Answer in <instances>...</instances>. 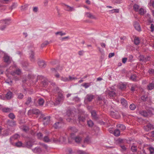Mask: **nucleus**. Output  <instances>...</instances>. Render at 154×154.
Masks as SVG:
<instances>
[{
    "instance_id": "nucleus-1",
    "label": "nucleus",
    "mask_w": 154,
    "mask_h": 154,
    "mask_svg": "<svg viewBox=\"0 0 154 154\" xmlns=\"http://www.w3.org/2000/svg\"><path fill=\"white\" fill-rule=\"evenodd\" d=\"M82 140V137L79 136H75V134L73 133L70 134V137L68 138L69 143H72V141H74L77 143H80Z\"/></svg>"
},
{
    "instance_id": "nucleus-2",
    "label": "nucleus",
    "mask_w": 154,
    "mask_h": 154,
    "mask_svg": "<svg viewBox=\"0 0 154 154\" xmlns=\"http://www.w3.org/2000/svg\"><path fill=\"white\" fill-rule=\"evenodd\" d=\"M37 80H41V84L42 86L44 87H46L50 82L47 79L42 75L38 76Z\"/></svg>"
},
{
    "instance_id": "nucleus-3",
    "label": "nucleus",
    "mask_w": 154,
    "mask_h": 154,
    "mask_svg": "<svg viewBox=\"0 0 154 154\" xmlns=\"http://www.w3.org/2000/svg\"><path fill=\"white\" fill-rule=\"evenodd\" d=\"M40 117V118L42 119V121L44 125H47L49 123L50 121V116H48L45 117L44 114H41V116Z\"/></svg>"
},
{
    "instance_id": "nucleus-4",
    "label": "nucleus",
    "mask_w": 154,
    "mask_h": 154,
    "mask_svg": "<svg viewBox=\"0 0 154 154\" xmlns=\"http://www.w3.org/2000/svg\"><path fill=\"white\" fill-rule=\"evenodd\" d=\"M10 20L9 19L1 20L0 21V24L1 26L0 27V29L2 30H4L6 26L9 24Z\"/></svg>"
},
{
    "instance_id": "nucleus-5",
    "label": "nucleus",
    "mask_w": 154,
    "mask_h": 154,
    "mask_svg": "<svg viewBox=\"0 0 154 154\" xmlns=\"http://www.w3.org/2000/svg\"><path fill=\"white\" fill-rule=\"evenodd\" d=\"M64 100V97L62 94L61 93H58V97L56 99V100L54 103L55 105H57L60 104V103L63 101Z\"/></svg>"
},
{
    "instance_id": "nucleus-6",
    "label": "nucleus",
    "mask_w": 154,
    "mask_h": 154,
    "mask_svg": "<svg viewBox=\"0 0 154 154\" xmlns=\"http://www.w3.org/2000/svg\"><path fill=\"white\" fill-rule=\"evenodd\" d=\"M105 93L106 96L110 98H113L116 95L115 92L112 90H107Z\"/></svg>"
},
{
    "instance_id": "nucleus-7",
    "label": "nucleus",
    "mask_w": 154,
    "mask_h": 154,
    "mask_svg": "<svg viewBox=\"0 0 154 154\" xmlns=\"http://www.w3.org/2000/svg\"><path fill=\"white\" fill-rule=\"evenodd\" d=\"M3 59L4 62L8 64H10L12 61V58L9 56L5 54H4Z\"/></svg>"
},
{
    "instance_id": "nucleus-8",
    "label": "nucleus",
    "mask_w": 154,
    "mask_h": 154,
    "mask_svg": "<svg viewBox=\"0 0 154 154\" xmlns=\"http://www.w3.org/2000/svg\"><path fill=\"white\" fill-rule=\"evenodd\" d=\"M62 119H61V121L60 122H58L55 123L53 126L55 129H57L61 127L63 125V122L62 121Z\"/></svg>"
},
{
    "instance_id": "nucleus-9",
    "label": "nucleus",
    "mask_w": 154,
    "mask_h": 154,
    "mask_svg": "<svg viewBox=\"0 0 154 154\" xmlns=\"http://www.w3.org/2000/svg\"><path fill=\"white\" fill-rule=\"evenodd\" d=\"M51 140L53 141L54 143H60L61 141H62V140H60L59 137H58V136H57V135L54 136Z\"/></svg>"
},
{
    "instance_id": "nucleus-10",
    "label": "nucleus",
    "mask_w": 154,
    "mask_h": 154,
    "mask_svg": "<svg viewBox=\"0 0 154 154\" xmlns=\"http://www.w3.org/2000/svg\"><path fill=\"white\" fill-rule=\"evenodd\" d=\"M32 150L33 152L38 154H40L42 151V149L38 146L36 147L34 149H32Z\"/></svg>"
},
{
    "instance_id": "nucleus-11",
    "label": "nucleus",
    "mask_w": 154,
    "mask_h": 154,
    "mask_svg": "<svg viewBox=\"0 0 154 154\" xmlns=\"http://www.w3.org/2000/svg\"><path fill=\"white\" fill-rule=\"evenodd\" d=\"M7 124L9 126L14 127L16 125V122L13 120H8L7 122Z\"/></svg>"
},
{
    "instance_id": "nucleus-12",
    "label": "nucleus",
    "mask_w": 154,
    "mask_h": 154,
    "mask_svg": "<svg viewBox=\"0 0 154 154\" xmlns=\"http://www.w3.org/2000/svg\"><path fill=\"white\" fill-rule=\"evenodd\" d=\"M144 128L145 130L148 131L152 129H154V126L151 124H149L144 127Z\"/></svg>"
},
{
    "instance_id": "nucleus-13",
    "label": "nucleus",
    "mask_w": 154,
    "mask_h": 154,
    "mask_svg": "<svg viewBox=\"0 0 154 154\" xmlns=\"http://www.w3.org/2000/svg\"><path fill=\"white\" fill-rule=\"evenodd\" d=\"M134 25L136 30L139 32L141 31V27L138 23L136 21L134 22Z\"/></svg>"
},
{
    "instance_id": "nucleus-14",
    "label": "nucleus",
    "mask_w": 154,
    "mask_h": 154,
    "mask_svg": "<svg viewBox=\"0 0 154 154\" xmlns=\"http://www.w3.org/2000/svg\"><path fill=\"white\" fill-rule=\"evenodd\" d=\"M38 64L39 67L41 68H44L46 66L45 61L43 60L38 61Z\"/></svg>"
},
{
    "instance_id": "nucleus-15",
    "label": "nucleus",
    "mask_w": 154,
    "mask_h": 154,
    "mask_svg": "<svg viewBox=\"0 0 154 154\" xmlns=\"http://www.w3.org/2000/svg\"><path fill=\"white\" fill-rule=\"evenodd\" d=\"M85 15L87 17L89 18L94 19L95 20H97V18L94 15L90 12L86 13H85Z\"/></svg>"
},
{
    "instance_id": "nucleus-16",
    "label": "nucleus",
    "mask_w": 154,
    "mask_h": 154,
    "mask_svg": "<svg viewBox=\"0 0 154 154\" xmlns=\"http://www.w3.org/2000/svg\"><path fill=\"white\" fill-rule=\"evenodd\" d=\"M92 116L94 119L97 120L98 119V117L96 114V112L95 110H92L91 112Z\"/></svg>"
},
{
    "instance_id": "nucleus-17",
    "label": "nucleus",
    "mask_w": 154,
    "mask_h": 154,
    "mask_svg": "<svg viewBox=\"0 0 154 154\" xmlns=\"http://www.w3.org/2000/svg\"><path fill=\"white\" fill-rule=\"evenodd\" d=\"M121 102L124 107H128V103L124 98H122L121 99Z\"/></svg>"
},
{
    "instance_id": "nucleus-18",
    "label": "nucleus",
    "mask_w": 154,
    "mask_h": 154,
    "mask_svg": "<svg viewBox=\"0 0 154 154\" xmlns=\"http://www.w3.org/2000/svg\"><path fill=\"white\" fill-rule=\"evenodd\" d=\"M94 96L91 94H88L86 96V100L89 102L92 101L94 99Z\"/></svg>"
},
{
    "instance_id": "nucleus-19",
    "label": "nucleus",
    "mask_w": 154,
    "mask_h": 154,
    "mask_svg": "<svg viewBox=\"0 0 154 154\" xmlns=\"http://www.w3.org/2000/svg\"><path fill=\"white\" fill-rule=\"evenodd\" d=\"M29 58L31 61L32 62L35 61V59L34 57V53L32 51H30V55Z\"/></svg>"
},
{
    "instance_id": "nucleus-20",
    "label": "nucleus",
    "mask_w": 154,
    "mask_h": 154,
    "mask_svg": "<svg viewBox=\"0 0 154 154\" xmlns=\"http://www.w3.org/2000/svg\"><path fill=\"white\" fill-rule=\"evenodd\" d=\"M131 149L133 152H136L137 151V146L135 143H133L131 146Z\"/></svg>"
},
{
    "instance_id": "nucleus-21",
    "label": "nucleus",
    "mask_w": 154,
    "mask_h": 154,
    "mask_svg": "<svg viewBox=\"0 0 154 154\" xmlns=\"http://www.w3.org/2000/svg\"><path fill=\"white\" fill-rule=\"evenodd\" d=\"M13 96V94L11 91H8L5 95L6 98L7 99H10Z\"/></svg>"
},
{
    "instance_id": "nucleus-22",
    "label": "nucleus",
    "mask_w": 154,
    "mask_h": 154,
    "mask_svg": "<svg viewBox=\"0 0 154 154\" xmlns=\"http://www.w3.org/2000/svg\"><path fill=\"white\" fill-rule=\"evenodd\" d=\"M111 115L113 118L117 119L119 118V114L118 112H115L113 111H111L110 113Z\"/></svg>"
},
{
    "instance_id": "nucleus-23",
    "label": "nucleus",
    "mask_w": 154,
    "mask_h": 154,
    "mask_svg": "<svg viewBox=\"0 0 154 154\" xmlns=\"http://www.w3.org/2000/svg\"><path fill=\"white\" fill-rule=\"evenodd\" d=\"M65 5L66 6V10L67 11H72L75 10V9L73 7H71L66 5Z\"/></svg>"
},
{
    "instance_id": "nucleus-24",
    "label": "nucleus",
    "mask_w": 154,
    "mask_h": 154,
    "mask_svg": "<svg viewBox=\"0 0 154 154\" xmlns=\"http://www.w3.org/2000/svg\"><path fill=\"white\" fill-rule=\"evenodd\" d=\"M84 142L85 143L88 144L91 143V140L90 137L88 136L85 138L84 140Z\"/></svg>"
},
{
    "instance_id": "nucleus-25",
    "label": "nucleus",
    "mask_w": 154,
    "mask_h": 154,
    "mask_svg": "<svg viewBox=\"0 0 154 154\" xmlns=\"http://www.w3.org/2000/svg\"><path fill=\"white\" fill-rule=\"evenodd\" d=\"M78 120L79 122H85V118L83 116H78Z\"/></svg>"
},
{
    "instance_id": "nucleus-26",
    "label": "nucleus",
    "mask_w": 154,
    "mask_h": 154,
    "mask_svg": "<svg viewBox=\"0 0 154 154\" xmlns=\"http://www.w3.org/2000/svg\"><path fill=\"white\" fill-rule=\"evenodd\" d=\"M147 89L150 90L154 89V83H149L147 86Z\"/></svg>"
},
{
    "instance_id": "nucleus-27",
    "label": "nucleus",
    "mask_w": 154,
    "mask_h": 154,
    "mask_svg": "<svg viewBox=\"0 0 154 154\" xmlns=\"http://www.w3.org/2000/svg\"><path fill=\"white\" fill-rule=\"evenodd\" d=\"M139 113L143 116L146 117L147 116V111L143 110H140L139 111Z\"/></svg>"
},
{
    "instance_id": "nucleus-28",
    "label": "nucleus",
    "mask_w": 154,
    "mask_h": 154,
    "mask_svg": "<svg viewBox=\"0 0 154 154\" xmlns=\"http://www.w3.org/2000/svg\"><path fill=\"white\" fill-rule=\"evenodd\" d=\"M117 127L119 128L121 130H124L125 129L126 127L125 126L123 125L119 124L117 125Z\"/></svg>"
},
{
    "instance_id": "nucleus-29",
    "label": "nucleus",
    "mask_w": 154,
    "mask_h": 154,
    "mask_svg": "<svg viewBox=\"0 0 154 154\" xmlns=\"http://www.w3.org/2000/svg\"><path fill=\"white\" fill-rule=\"evenodd\" d=\"M32 111V113L34 114L38 115L41 113L40 111L37 109H33Z\"/></svg>"
},
{
    "instance_id": "nucleus-30",
    "label": "nucleus",
    "mask_w": 154,
    "mask_h": 154,
    "mask_svg": "<svg viewBox=\"0 0 154 154\" xmlns=\"http://www.w3.org/2000/svg\"><path fill=\"white\" fill-rule=\"evenodd\" d=\"M26 145L28 148H30L33 146V143L31 141H29L26 142Z\"/></svg>"
},
{
    "instance_id": "nucleus-31",
    "label": "nucleus",
    "mask_w": 154,
    "mask_h": 154,
    "mask_svg": "<svg viewBox=\"0 0 154 154\" xmlns=\"http://www.w3.org/2000/svg\"><path fill=\"white\" fill-rule=\"evenodd\" d=\"M38 104L40 106H42L44 103V100L42 98H40L38 101Z\"/></svg>"
},
{
    "instance_id": "nucleus-32",
    "label": "nucleus",
    "mask_w": 154,
    "mask_h": 154,
    "mask_svg": "<svg viewBox=\"0 0 154 154\" xmlns=\"http://www.w3.org/2000/svg\"><path fill=\"white\" fill-rule=\"evenodd\" d=\"M113 134L116 136H118L120 134V131L118 129H116L113 132Z\"/></svg>"
},
{
    "instance_id": "nucleus-33",
    "label": "nucleus",
    "mask_w": 154,
    "mask_h": 154,
    "mask_svg": "<svg viewBox=\"0 0 154 154\" xmlns=\"http://www.w3.org/2000/svg\"><path fill=\"white\" fill-rule=\"evenodd\" d=\"M130 80L134 81H136L137 80V76L135 75H133L131 76L130 78Z\"/></svg>"
},
{
    "instance_id": "nucleus-34",
    "label": "nucleus",
    "mask_w": 154,
    "mask_h": 154,
    "mask_svg": "<svg viewBox=\"0 0 154 154\" xmlns=\"http://www.w3.org/2000/svg\"><path fill=\"white\" fill-rule=\"evenodd\" d=\"M20 137V136L18 134H15L14 135V136H13L12 137H11L10 139L11 140H16L18 139V138H19Z\"/></svg>"
},
{
    "instance_id": "nucleus-35",
    "label": "nucleus",
    "mask_w": 154,
    "mask_h": 154,
    "mask_svg": "<svg viewBox=\"0 0 154 154\" xmlns=\"http://www.w3.org/2000/svg\"><path fill=\"white\" fill-rule=\"evenodd\" d=\"M49 43V42L47 41H45L43 42L41 45V47L42 48L45 47Z\"/></svg>"
},
{
    "instance_id": "nucleus-36",
    "label": "nucleus",
    "mask_w": 154,
    "mask_h": 154,
    "mask_svg": "<svg viewBox=\"0 0 154 154\" xmlns=\"http://www.w3.org/2000/svg\"><path fill=\"white\" fill-rule=\"evenodd\" d=\"M139 8V5L137 4H135L133 6V9L136 11H138Z\"/></svg>"
},
{
    "instance_id": "nucleus-37",
    "label": "nucleus",
    "mask_w": 154,
    "mask_h": 154,
    "mask_svg": "<svg viewBox=\"0 0 154 154\" xmlns=\"http://www.w3.org/2000/svg\"><path fill=\"white\" fill-rule=\"evenodd\" d=\"M43 140L46 142H48L51 141V140L50 139L48 136H45L43 138Z\"/></svg>"
},
{
    "instance_id": "nucleus-38",
    "label": "nucleus",
    "mask_w": 154,
    "mask_h": 154,
    "mask_svg": "<svg viewBox=\"0 0 154 154\" xmlns=\"http://www.w3.org/2000/svg\"><path fill=\"white\" fill-rule=\"evenodd\" d=\"M11 109L9 108H5L2 109V111L4 112H8L11 111Z\"/></svg>"
},
{
    "instance_id": "nucleus-39",
    "label": "nucleus",
    "mask_w": 154,
    "mask_h": 154,
    "mask_svg": "<svg viewBox=\"0 0 154 154\" xmlns=\"http://www.w3.org/2000/svg\"><path fill=\"white\" fill-rule=\"evenodd\" d=\"M126 85L124 84H121L119 85V88L121 90H124L126 88Z\"/></svg>"
},
{
    "instance_id": "nucleus-40",
    "label": "nucleus",
    "mask_w": 154,
    "mask_h": 154,
    "mask_svg": "<svg viewBox=\"0 0 154 154\" xmlns=\"http://www.w3.org/2000/svg\"><path fill=\"white\" fill-rule=\"evenodd\" d=\"M69 130L71 131V132H77V130L74 127H70L69 128Z\"/></svg>"
},
{
    "instance_id": "nucleus-41",
    "label": "nucleus",
    "mask_w": 154,
    "mask_h": 154,
    "mask_svg": "<svg viewBox=\"0 0 154 154\" xmlns=\"http://www.w3.org/2000/svg\"><path fill=\"white\" fill-rule=\"evenodd\" d=\"M134 43L136 45H138L140 42V41L138 38H136L134 39Z\"/></svg>"
},
{
    "instance_id": "nucleus-42",
    "label": "nucleus",
    "mask_w": 154,
    "mask_h": 154,
    "mask_svg": "<svg viewBox=\"0 0 154 154\" xmlns=\"http://www.w3.org/2000/svg\"><path fill=\"white\" fill-rule=\"evenodd\" d=\"M87 124L88 126L90 127H92L94 124V123L91 120L88 121Z\"/></svg>"
},
{
    "instance_id": "nucleus-43",
    "label": "nucleus",
    "mask_w": 154,
    "mask_h": 154,
    "mask_svg": "<svg viewBox=\"0 0 154 154\" xmlns=\"http://www.w3.org/2000/svg\"><path fill=\"white\" fill-rule=\"evenodd\" d=\"M21 64L22 65V66L23 67L25 68L27 67L28 65V64L27 62L25 61H23L21 63Z\"/></svg>"
},
{
    "instance_id": "nucleus-44",
    "label": "nucleus",
    "mask_w": 154,
    "mask_h": 154,
    "mask_svg": "<svg viewBox=\"0 0 154 154\" xmlns=\"http://www.w3.org/2000/svg\"><path fill=\"white\" fill-rule=\"evenodd\" d=\"M145 57L143 55H140L139 57V59L140 61L144 62Z\"/></svg>"
},
{
    "instance_id": "nucleus-45",
    "label": "nucleus",
    "mask_w": 154,
    "mask_h": 154,
    "mask_svg": "<svg viewBox=\"0 0 154 154\" xmlns=\"http://www.w3.org/2000/svg\"><path fill=\"white\" fill-rule=\"evenodd\" d=\"M148 72L151 75H154V69L150 68L149 69Z\"/></svg>"
},
{
    "instance_id": "nucleus-46",
    "label": "nucleus",
    "mask_w": 154,
    "mask_h": 154,
    "mask_svg": "<svg viewBox=\"0 0 154 154\" xmlns=\"http://www.w3.org/2000/svg\"><path fill=\"white\" fill-rule=\"evenodd\" d=\"M129 107L131 110H134L135 109L136 106L134 104L132 103L130 105Z\"/></svg>"
},
{
    "instance_id": "nucleus-47",
    "label": "nucleus",
    "mask_w": 154,
    "mask_h": 154,
    "mask_svg": "<svg viewBox=\"0 0 154 154\" xmlns=\"http://www.w3.org/2000/svg\"><path fill=\"white\" fill-rule=\"evenodd\" d=\"M8 116L11 119H12V120H13V119H14L15 118V115L13 113H10L8 115Z\"/></svg>"
},
{
    "instance_id": "nucleus-48",
    "label": "nucleus",
    "mask_w": 154,
    "mask_h": 154,
    "mask_svg": "<svg viewBox=\"0 0 154 154\" xmlns=\"http://www.w3.org/2000/svg\"><path fill=\"white\" fill-rule=\"evenodd\" d=\"M72 113V111L70 109H68L66 112V115L68 116H70Z\"/></svg>"
},
{
    "instance_id": "nucleus-49",
    "label": "nucleus",
    "mask_w": 154,
    "mask_h": 154,
    "mask_svg": "<svg viewBox=\"0 0 154 154\" xmlns=\"http://www.w3.org/2000/svg\"><path fill=\"white\" fill-rule=\"evenodd\" d=\"M37 136L38 138L40 139H42L43 138V135L42 134L39 132L37 134Z\"/></svg>"
},
{
    "instance_id": "nucleus-50",
    "label": "nucleus",
    "mask_w": 154,
    "mask_h": 154,
    "mask_svg": "<svg viewBox=\"0 0 154 154\" xmlns=\"http://www.w3.org/2000/svg\"><path fill=\"white\" fill-rule=\"evenodd\" d=\"M147 98V96L146 95L143 96L141 97V99L144 101H146V99Z\"/></svg>"
},
{
    "instance_id": "nucleus-51",
    "label": "nucleus",
    "mask_w": 154,
    "mask_h": 154,
    "mask_svg": "<svg viewBox=\"0 0 154 154\" xmlns=\"http://www.w3.org/2000/svg\"><path fill=\"white\" fill-rule=\"evenodd\" d=\"M23 94L22 93H20L18 94L17 98L19 99H22L23 98Z\"/></svg>"
},
{
    "instance_id": "nucleus-52",
    "label": "nucleus",
    "mask_w": 154,
    "mask_h": 154,
    "mask_svg": "<svg viewBox=\"0 0 154 154\" xmlns=\"http://www.w3.org/2000/svg\"><path fill=\"white\" fill-rule=\"evenodd\" d=\"M61 79L64 82H68L69 81V78L66 77H62Z\"/></svg>"
},
{
    "instance_id": "nucleus-53",
    "label": "nucleus",
    "mask_w": 154,
    "mask_h": 154,
    "mask_svg": "<svg viewBox=\"0 0 154 154\" xmlns=\"http://www.w3.org/2000/svg\"><path fill=\"white\" fill-rule=\"evenodd\" d=\"M59 139L60 140H61L62 141L60 142L61 143H64L66 141V138L60 136L59 137Z\"/></svg>"
},
{
    "instance_id": "nucleus-54",
    "label": "nucleus",
    "mask_w": 154,
    "mask_h": 154,
    "mask_svg": "<svg viewBox=\"0 0 154 154\" xmlns=\"http://www.w3.org/2000/svg\"><path fill=\"white\" fill-rule=\"evenodd\" d=\"M139 13L140 15H143L144 14V9L142 8H140L139 10Z\"/></svg>"
},
{
    "instance_id": "nucleus-55",
    "label": "nucleus",
    "mask_w": 154,
    "mask_h": 154,
    "mask_svg": "<svg viewBox=\"0 0 154 154\" xmlns=\"http://www.w3.org/2000/svg\"><path fill=\"white\" fill-rule=\"evenodd\" d=\"M32 101L31 98V97H28L27 100L25 103L26 105H29Z\"/></svg>"
},
{
    "instance_id": "nucleus-56",
    "label": "nucleus",
    "mask_w": 154,
    "mask_h": 154,
    "mask_svg": "<svg viewBox=\"0 0 154 154\" xmlns=\"http://www.w3.org/2000/svg\"><path fill=\"white\" fill-rule=\"evenodd\" d=\"M90 85L89 83H85L82 85L85 88H88Z\"/></svg>"
},
{
    "instance_id": "nucleus-57",
    "label": "nucleus",
    "mask_w": 154,
    "mask_h": 154,
    "mask_svg": "<svg viewBox=\"0 0 154 154\" xmlns=\"http://www.w3.org/2000/svg\"><path fill=\"white\" fill-rule=\"evenodd\" d=\"M56 35H60L61 36L64 35L66 34L65 33H62V32H58L55 33Z\"/></svg>"
},
{
    "instance_id": "nucleus-58",
    "label": "nucleus",
    "mask_w": 154,
    "mask_h": 154,
    "mask_svg": "<svg viewBox=\"0 0 154 154\" xmlns=\"http://www.w3.org/2000/svg\"><path fill=\"white\" fill-rule=\"evenodd\" d=\"M15 72L16 74H17L18 75H19L21 73V71L20 69H18L16 70L15 71Z\"/></svg>"
},
{
    "instance_id": "nucleus-59",
    "label": "nucleus",
    "mask_w": 154,
    "mask_h": 154,
    "mask_svg": "<svg viewBox=\"0 0 154 154\" xmlns=\"http://www.w3.org/2000/svg\"><path fill=\"white\" fill-rule=\"evenodd\" d=\"M59 88L57 86L53 89V90L55 92L58 93L59 91Z\"/></svg>"
},
{
    "instance_id": "nucleus-60",
    "label": "nucleus",
    "mask_w": 154,
    "mask_h": 154,
    "mask_svg": "<svg viewBox=\"0 0 154 154\" xmlns=\"http://www.w3.org/2000/svg\"><path fill=\"white\" fill-rule=\"evenodd\" d=\"M147 116H151L153 115V114L152 112L150 110H147Z\"/></svg>"
},
{
    "instance_id": "nucleus-61",
    "label": "nucleus",
    "mask_w": 154,
    "mask_h": 154,
    "mask_svg": "<svg viewBox=\"0 0 154 154\" xmlns=\"http://www.w3.org/2000/svg\"><path fill=\"white\" fill-rule=\"evenodd\" d=\"M149 150L151 154H153L154 153V149L152 147H150L149 148Z\"/></svg>"
},
{
    "instance_id": "nucleus-62",
    "label": "nucleus",
    "mask_w": 154,
    "mask_h": 154,
    "mask_svg": "<svg viewBox=\"0 0 154 154\" xmlns=\"http://www.w3.org/2000/svg\"><path fill=\"white\" fill-rule=\"evenodd\" d=\"M118 141L120 143H124L125 141V140L120 138L118 139Z\"/></svg>"
},
{
    "instance_id": "nucleus-63",
    "label": "nucleus",
    "mask_w": 154,
    "mask_h": 154,
    "mask_svg": "<svg viewBox=\"0 0 154 154\" xmlns=\"http://www.w3.org/2000/svg\"><path fill=\"white\" fill-rule=\"evenodd\" d=\"M22 143L20 142L19 141L16 143V145L17 147H20L22 146Z\"/></svg>"
},
{
    "instance_id": "nucleus-64",
    "label": "nucleus",
    "mask_w": 154,
    "mask_h": 154,
    "mask_svg": "<svg viewBox=\"0 0 154 154\" xmlns=\"http://www.w3.org/2000/svg\"><path fill=\"white\" fill-rule=\"evenodd\" d=\"M77 152L79 154H85L86 153L85 152L81 150H79Z\"/></svg>"
}]
</instances>
